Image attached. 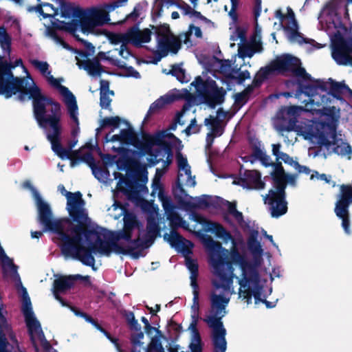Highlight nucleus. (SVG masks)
Returning <instances> with one entry per match:
<instances>
[{
  "instance_id": "nucleus-33",
  "label": "nucleus",
  "mask_w": 352,
  "mask_h": 352,
  "mask_svg": "<svg viewBox=\"0 0 352 352\" xmlns=\"http://www.w3.org/2000/svg\"><path fill=\"white\" fill-rule=\"evenodd\" d=\"M166 219L169 221L170 226L173 229L172 230H175V229L178 228H182L186 230H190L188 223L184 220L176 211L166 215Z\"/></svg>"
},
{
  "instance_id": "nucleus-62",
  "label": "nucleus",
  "mask_w": 352,
  "mask_h": 352,
  "mask_svg": "<svg viewBox=\"0 0 352 352\" xmlns=\"http://www.w3.org/2000/svg\"><path fill=\"white\" fill-rule=\"evenodd\" d=\"M249 78H250V74L247 70L241 72L239 75V79L240 82H242L245 79H249Z\"/></svg>"
},
{
  "instance_id": "nucleus-52",
  "label": "nucleus",
  "mask_w": 352,
  "mask_h": 352,
  "mask_svg": "<svg viewBox=\"0 0 352 352\" xmlns=\"http://www.w3.org/2000/svg\"><path fill=\"white\" fill-rule=\"evenodd\" d=\"M293 167L299 173H305L306 175H309V174H311L312 172H313L308 167L299 164L298 162H296V163L294 164V166Z\"/></svg>"
},
{
  "instance_id": "nucleus-27",
  "label": "nucleus",
  "mask_w": 352,
  "mask_h": 352,
  "mask_svg": "<svg viewBox=\"0 0 352 352\" xmlns=\"http://www.w3.org/2000/svg\"><path fill=\"white\" fill-rule=\"evenodd\" d=\"M326 125L330 126L333 129V133L329 132V131L327 130V135L328 137V141L326 143H322V144L327 146L333 145V150L336 153L342 155V156H348L349 159L351 157L350 155L352 153V150L349 144L343 142H336V128L335 126L331 124H325Z\"/></svg>"
},
{
  "instance_id": "nucleus-6",
  "label": "nucleus",
  "mask_w": 352,
  "mask_h": 352,
  "mask_svg": "<svg viewBox=\"0 0 352 352\" xmlns=\"http://www.w3.org/2000/svg\"><path fill=\"white\" fill-rule=\"evenodd\" d=\"M151 38V32L148 29L140 30L136 27L132 28L125 33L117 34L111 37L113 43L121 44L119 49L116 48L107 52H99L98 57L92 60H80L76 57L77 65L80 69L86 70L90 76H100L103 69L99 58L106 60L113 65L122 67V62L117 58L116 54L118 53L124 59H128L131 54L126 47V43H131L135 46H140L143 43H148Z\"/></svg>"
},
{
  "instance_id": "nucleus-13",
  "label": "nucleus",
  "mask_w": 352,
  "mask_h": 352,
  "mask_svg": "<svg viewBox=\"0 0 352 352\" xmlns=\"http://www.w3.org/2000/svg\"><path fill=\"white\" fill-rule=\"evenodd\" d=\"M176 143L181 144L182 142L173 134L165 131L160 132L150 138L145 152L153 157L151 160L154 164L162 162L163 167L166 168L171 164L173 159L170 147Z\"/></svg>"
},
{
  "instance_id": "nucleus-17",
  "label": "nucleus",
  "mask_w": 352,
  "mask_h": 352,
  "mask_svg": "<svg viewBox=\"0 0 352 352\" xmlns=\"http://www.w3.org/2000/svg\"><path fill=\"white\" fill-rule=\"evenodd\" d=\"M164 239L170 243L171 247L174 248L177 252H181L185 257V265L192 274V270H190V265H195L196 267L197 276H198V264L196 260L190 258L192 252V250L194 247L193 243L183 238L175 230H171L169 234H165Z\"/></svg>"
},
{
  "instance_id": "nucleus-23",
  "label": "nucleus",
  "mask_w": 352,
  "mask_h": 352,
  "mask_svg": "<svg viewBox=\"0 0 352 352\" xmlns=\"http://www.w3.org/2000/svg\"><path fill=\"white\" fill-rule=\"evenodd\" d=\"M177 164L178 168L177 182L179 185L188 187H194L196 185L195 176L191 173V168L188 163L186 157L180 153L176 155Z\"/></svg>"
},
{
  "instance_id": "nucleus-16",
  "label": "nucleus",
  "mask_w": 352,
  "mask_h": 352,
  "mask_svg": "<svg viewBox=\"0 0 352 352\" xmlns=\"http://www.w3.org/2000/svg\"><path fill=\"white\" fill-rule=\"evenodd\" d=\"M276 18L278 19L280 25L284 30L285 34L287 39L293 43H310L314 45L315 41L305 38L298 32V25L295 19V14L292 9L287 8V14H283L281 10H276L275 12Z\"/></svg>"
},
{
  "instance_id": "nucleus-38",
  "label": "nucleus",
  "mask_w": 352,
  "mask_h": 352,
  "mask_svg": "<svg viewBox=\"0 0 352 352\" xmlns=\"http://www.w3.org/2000/svg\"><path fill=\"white\" fill-rule=\"evenodd\" d=\"M179 0H157L153 9V15L160 17L162 14V7L168 8L177 3Z\"/></svg>"
},
{
  "instance_id": "nucleus-39",
  "label": "nucleus",
  "mask_w": 352,
  "mask_h": 352,
  "mask_svg": "<svg viewBox=\"0 0 352 352\" xmlns=\"http://www.w3.org/2000/svg\"><path fill=\"white\" fill-rule=\"evenodd\" d=\"M162 203V206L164 210L166 215H168L175 210V206L170 197L164 195V196L159 198Z\"/></svg>"
},
{
  "instance_id": "nucleus-49",
  "label": "nucleus",
  "mask_w": 352,
  "mask_h": 352,
  "mask_svg": "<svg viewBox=\"0 0 352 352\" xmlns=\"http://www.w3.org/2000/svg\"><path fill=\"white\" fill-rule=\"evenodd\" d=\"M199 127L196 124V119L193 118L190 121V125L185 129V132L187 135H189L192 133H196L199 131Z\"/></svg>"
},
{
  "instance_id": "nucleus-60",
  "label": "nucleus",
  "mask_w": 352,
  "mask_h": 352,
  "mask_svg": "<svg viewBox=\"0 0 352 352\" xmlns=\"http://www.w3.org/2000/svg\"><path fill=\"white\" fill-rule=\"evenodd\" d=\"M261 12V0L254 1V14L256 17L260 15Z\"/></svg>"
},
{
  "instance_id": "nucleus-56",
  "label": "nucleus",
  "mask_w": 352,
  "mask_h": 352,
  "mask_svg": "<svg viewBox=\"0 0 352 352\" xmlns=\"http://www.w3.org/2000/svg\"><path fill=\"white\" fill-rule=\"evenodd\" d=\"M279 160H283L285 163L288 164L292 166H294V164L296 162V161H294L289 155L285 153L280 154Z\"/></svg>"
},
{
  "instance_id": "nucleus-42",
  "label": "nucleus",
  "mask_w": 352,
  "mask_h": 352,
  "mask_svg": "<svg viewBox=\"0 0 352 352\" xmlns=\"http://www.w3.org/2000/svg\"><path fill=\"white\" fill-rule=\"evenodd\" d=\"M170 72L181 82H187L189 81V78L186 76L185 70L179 66L173 67Z\"/></svg>"
},
{
  "instance_id": "nucleus-28",
  "label": "nucleus",
  "mask_w": 352,
  "mask_h": 352,
  "mask_svg": "<svg viewBox=\"0 0 352 352\" xmlns=\"http://www.w3.org/2000/svg\"><path fill=\"white\" fill-rule=\"evenodd\" d=\"M182 98V96L179 91L168 94L161 96L151 104L144 120L148 119L151 115L164 108L166 105L170 104L173 102Z\"/></svg>"
},
{
  "instance_id": "nucleus-14",
  "label": "nucleus",
  "mask_w": 352,
  "mask_h": 352,
  "mask_svg": "<svg viewBox=\"0 0 352 352\" xmlns=\"http://www.w3.org/2000/svg\"><path fill=\"white\" fill-rule=\"evenodd\" d=\"M120 118L118 116L107 117L101 120V128L110 126L113 129L107 134L104 138L106 143H117L118 145H113L111 149L118 153L122 154L125 151L124 146L135 145L136 143V136L134 132L130 129H122L119 134L111 135L115 129L119 127Z\"/></svg>"
},
{
  "instance_id": "nucleus-55",
  "label": "nucleus",
  "mask_w": 352,
  "mask_h": 352,
  "mask_svg": "<svg viewBox=\"0 0 352 352\" xmlns=\"http://www.w3.org/2000/svg\"><path fill=\"white\" fill-rule=\"evenodd\" d=\"M188 32L190 35L194 34L197 38H201L202 36L201 30L199 27L191 25L189 26Z\"/></svg>"
},
{
  "instance_id": "nucleus-30",
  "label": "nucleus",
  "mask_w": 352,
  "mask_h": 352,
  "mask_svg": "<svg viewBox=\"0 0 352 352\" xmlns=\"http://www.w3.org/2000/svg\"><path fill=\"white\" fill-rule=\"evenodd\" d=\"M262 50L261 42L254 41L249 44H239L238 47V56L239 58H251L256 52H259Z\"/></svg>"
},
{
  "instance_id": "nucleus-1",
  "label": "nucleus",
  "mask_w": 352,
  "mask_h": 352,
  "mask_svg": "<svg viewBox=\"0 0 352 352\" xmlns=\"http://www.w3.org/2000/svg\"><path fill=\"white\" fill-rule=\"evenodd\" d=\"M238 244H243L242 238L240 236L233 243L234 247L230 251L222 249L223 251L229 253L231 263H224L221 258L212 257L210 267L213 278L211 280L212 289L211 291L210 310H212V296L214 292L223 295L226 293V284L231 283L230 287L233 293L230 294V299L232 294H235L233 285L234 278H236L239 285V297L245 300L247 305L252 303V297L254 298V303L258 304L262 302L266 305L267 308H272L275 305L266 300L267 295L271 293V289L266 290L265 280L260 278L258 272L255 267H252L245 261V256L241 255L236 249Z\"/></svg>"
},
{
  "instance_id": "nucleus-40",
  "label": "nucleus",
  "mask_w": 352,
  "mask_h": 352,
  "mask_svg": "<svg viewBox=\"0 0 352 352\" xmlns=\"http://www.w3.org/2000/svg\"><path fill=\"white\" fill-rule=\"evenodd\" d=\"M254 155L256 157V158L258 159L265 166H269L272 164L271 157L261 148L255 149L254 151Z\"/></svg>"
},
{
  "instance_id": "nucleus-7",
  "label": "nucleus",
  "mask_w": 352,
  "mask_h": 352,
  "mask_svg": "<svg viewBox=\"0 0 352 352\" xmlns=\"http://www.w3.org/2000/svg\"><path fill=\"white\" fill-rule=\"evenodd\" d=\"M226 293L221 295L218 291L214 292L212 296V310L204 318V322L211 329V340L214 352H226L227 342L226 340V330L221 321L227 311L226 307L230 302V294L233 293L230 284H226Z\"/></svg>"
},
{
  "instance_id": "nucleus-34",
  "label": "nucleus",
  "mask_w": 352,
  "mask_h": 352,
  "mask_svg": "<svg viewBox=\"0 0 352 352\" xmlns=\"http://www.w3.org/2000/svg\"><path fill=\"white\" fill-rule=\"evenodd\" d=\"M60 10V16L65 19H72L76 14V10L71 3L65 2L64 0H56Z\"/></svg>"
},
{
  "instance_id": "nucleus-59",
  "label": "nucleus",
  "mask_w": 352,
  "mask_h": 352,
  "mask_svg": "<svg viewBox=\"0 0 352 352\" xmlns=\"http://www.w3.org/2000/svg\"><path fill=\"white\" fill-rule=\"evenodd\" d=\"M126 72H127V74H126L127 76L133 77L135 78H140V75L139 72L138 71H136L135 69H134L131 67L128 68Z\"/></svg>"
},
{
  "instance_id": "nucleus-51",
  "label": "nucleus",
  "mask_w": 352,
  "mask_h": 352,
  "mask_svg": "<svg viewBox=\"0 0 352 352\" xmlns=\"http://www.w3.org/2000/svg\"><path fill=\"white\" fill-rule=\"evenodd\" d=\"M316 178L317 179L323 180L326 183H329L331 180V177L327 176L325 174H320L317 171H313L311 174L310 179H314Z\"/></svg>"
},
{
  "instance_id": "nucleus-18",
  "label": "nucleus",
  "mask_w": 352,
  "mask_h": 352,
  "mask_svg": "<svg viewBox=\"0 0 352 352\" xmlns=\"http://www.w3.org/2000/svg\"><path fill=\"white\" fill-rule=\"evenodd\" d=\"M300 65V60L298 58L286 54L278 58L272 66L274 71L279 73L291 72L304 80L311 81V76Z\"/></svg>"
},
{
  "instance_id": "nucleus-10",
  "label": "nucleus",
  "mask_w": 352,
  "mask_h": 352,
  "mask_svg": "<svg viewBox=\"0 0 352 352\" xmlns=\"http://www.w3.org/2000/svg\"><path fill=\"white\" fill-rule=\"evenodd\" d=\"M272 188L264 197V201L268 206L272 217L278 218L287 211V203L285 200L286 184L295 186L296 176L286 175L281 164L274 166L272 173Z\"/></svg>"
},
{
  "instance_id": "nucleus-44",
  "label": "nucleus",
  "mask_w": 352,
  "mask_h": 352,
  "mask_svg": "<svg viewBox=\"0 0 352 352\" xmlns=\"http://www.w3.org/2000/svg\"><path fill=\"white\" fill-rule=\"evenodd\" d=\"M113 95V91L100 93V105L102 109H108L110 107L111 102L110 96Z\"/></svg>"
},
{
  "instance_id": "nucleus-47",
  "label": "nucleus",
  "mask_w": 352,
  "mask_h": 352,
  "mask_svg": "<svg viewBox=\"0 0 352 352\" xmlns=\"http://www.w3.org/2000/svg\"><path fill=\"white\" fill-rule=\"evenodd\" d=\"M230 1L231 9L228 12V15L232 19V21L235 22L238 18L236 10L239 8V0H230Z\"/></svg>"
},
{
  "instance_id": "nucleus-54",
  "label": "nucleus",
  "mask_w": 352,
  "mask_h": 352,
  "mask_svg": "<svg viewBox=\"0 0 352 352\" xmlns=\"http://www.w3.org/2000/svg\"><path fill=\"white\" fill-rule=\"evenodd\" d=\"M129 186V183L123 178L120 179L117 184L116 190L119 192L127 194V190L125 187Z\"/></svg>"
},
{
  "instance_id": "nucleus-4",
  "label": "nucleus",
  "mask_w": 352,
  "mask_h": 352,
  "mask_svg": "<svg viewBox=\"0 0 352 352\" xmlns=\"http://www.w3.org/2000/svg\"><path fill=\"white\" fill-rule=\"evenodd\" d=\"M349 3L352 0H331L318 17L321 29L330 38L332 57L339 65L352 63V38H344L347 29L344 20L349 19Z\"/></svg>"
},
{
  "instance_id": "nucleus-48",
  "label": "nucleus",
  "mask_w": 352,
  "mask_h": 352,
  "mask_svg": "<svg viewBox=\"0 0 352 352\" xmlns=\"http://www.w3.org/2000/svg\"><path fill=\"white\" fill-rule=\"evenodd\" d=\"M142 9V7L140 4H137L134 7L133 12H131L130 14H129L126 16L125 21H127V20L136 21L137 19L140 16Z\"/></svg>"
},
{
  "instance_id": "nucleus-19",
  "label": "nucleus",
  "mask_w": 352,
  "mask_h": 352,
  "mask_svg": "<svg viewBox=\"0 0 352 352\" xmlns=\"http://www.w3.org/2000/svg\"><path fill=\"white\" fill-rule=\"evenodd\" d=\"M190 270H192V274L190 276V286L192 288L193 299L191 306V322L188 329L191 332V337H193L194 344H199L201 339L199 331L197 329V323L199 319V286L197 282L196 267L190 265Z\"/></svg>"
},
{
  "instance_id": "nucleus-53",
  "label": "nucleus",
  "mask_w": 352,
  "mask_h": 352,
  "mask_svg": "<svg viewBox=\"0 0 352 352\" xmlns=\"http://www.w3.org/2000/svg\"><path fill=\"white\" fill-rule=\"evenodd\" d=\"M194 13L195 14V15L199 17V19H201V21H202L204 25L206 28H214V23L212 22L210 20L206 19L204 16H202L200 12H194Z\"/></svg>"
},
{
  "instance_id": "nucleus-36",
  "label": "nucleus",
  "mask_w": 352,
  "mask_h": 352,
  "mask_svg": "<svg viewBox=\"0 0 352 352\" xmlns=\"http://www.w3.org/2000/svg\"><path fill=\"white\" fill-rule=\"evenodd\" d=\"M163 175L162 170L157 169L155 176L152 183V192L153 196L157 195L158 198L165 195L162 185L160 182V178Z\"/></svg>"
},
{
  "instance_id": "nucleus-9",
  "label": "nucleus",
  "mask_w": 352,
  "mask_h": 352,
  "mask_svg": "<svg viewBox=\"0 0 352 352\" xmlns=\"http://www.w3.org/2000/svg\"><path fill=\"white\" fill-rule=\"evenodd\" d=\"M58 190L67 199V209L69 215L74 221L79 224L78 226L82 228V230L78 234L81 239L80 248L83 250L82 254L84 255L89 254L94 257L89 250V243L86 240L85 232L95 230L99 227L92 226L91 219L88 217L87 210L85 208V202L82 198V195L80 192L75 193L67 192L64 186L61 184L58 186ZM70 224L71 226L66 230L65 233L69 237H72L74 234L72 233V228L76 226H73L71 222Z\"/></svg>"
},
{
  "instance_id": "nucleus-35",
  "label": "nucleus",
  "mask_w": 352,
  "mask_h": 352,
  "mask_svg": "<svg viewBox=\"0 0 352 352\" xmlns=\"http://www.w3.org/2000/svg\"><path fill=\"white\" fill-rule=\"evenodd\" d=\"M262 80L258 78L254 79L252 85L248 86L243 92L236 95V100L239 102H245L255 87H259Z\"/></svg>"
},
{
  "instance_id": "nucleus-26",
  "label": "nucleus",
  "mask_w": 352,
  "mask_h": 352,
  "mask_svg": "<svg viewBox=\"0 0 352 352\" xmlns=\"http://www.w3.org/2000/svg\"><path fill=\"white\" fill-rule=\"evenodd\" d=\"M63 100L67 107V113L70 119L74 123V126L72 130V135L74 137H76L80 133L78 108L76 97L73 94H71L69 96H67L66 97L63 98Z\"/></svg>"
},
{
  "instance_id": "nucleus-43",
  "label": "nucleus",
  "mask_w": 352,
  "mask_h": 352,
  "mask_svg": "<svg viewBox=\"0 0 352 352\" xmlns=\"http://www.w3.org/2000/svg\"><path fill=\"white\" fill-rule=\"evenodd\" d=\"M138 331L131 337V343L133 345V351L136 352L137 347H141V344H143L141 340L144 338V333L140 330V327L135 328Z\"/></svg>"
},
{
  "instance_id": "nucleus-61",
  "label": "nucleus",
  "mask_w": 352,
  "mask_h": 352,
  "mask_svg": "<svg viewBox=\"0 0 352 352\" xmlns=\"http://www.w3.org/2000/svg\"><path fill=\"white\" fill-rule=\"evenodd\" d=\"M128 318L129 322L131 324V326L134 327L135 328H137V327H140L138 321L135 319V316H134L133 313L131 312L128 315V318Z\"/></svg>"
},
{
  "instance_id": "nucleus-20",
  "label": "nucleus",
  "mask_w": 352,
  "mask_h": 352,
  "mask_svg": "<svg viewBox=\"0 0 352 352\" xmlns=\"http://www.w3.org/2000/svg\"><path fill=\"white\" fill-rule=\"evenodd\" d=\"M352 204V186L342 185L340 194L336 204L335 212L342 219V226L346 234H350L349 207Z\"/></svg>"
},
{
  "instance_id": "nucleus-12",
  "label": "nucleus",
  "mask_w": 352,
  "mask_h": 352,
  "mask_svg": "<svg viewBox=\"0 0 352 352\" xmlns=\"http://www.w3.org/2000/svg\"><path fill=\"white\" fill-rule=\"evenodd\" d=\"M128 0H116L106 3L100 8L91 10L89 16L82 17L80 20L72 19V23L67 24V29L71 32L81 30L83 33H94L96 28L110 21L109 12L118 8L124 6Z\"/></svg>"
},
{
  "instance_id": "nucleus-46",
  "label": "nucleus",
  "mask_w": 352,
  "mask_h": 352,
  "mask_svg": "<svg viewBox=\"0 0 352 352\" xmlns=\"http://www.w3.org/2000/svg\"><path fill=\"white\" fill-rule=\"evenodd\" d=\"M93 173L96 178H97L100 182H104L108 179L109 176V172L107 170L99 168H94Z\"/></svg>"
},
{
  "instance_id": "nucleus-15",
  "label": "nucleus",
  "mask_w": 352,
  "mask_h": 352,
  "mask_svg": "<svg viewBox=\"0 0 352 352\" xmlns=\"http://www.w3.org/2000/svg\"><path fill=\"white\" fill-rule=\"evenodd\" d=\"M191 85L195 88L199 95L206 99L210 107H214L223 102L225 91L223 87H218L214 80L208 78L204 80L201 76H198L191 82Z\"/></svg>"
},
{
  "instance_id": "nucleus-57",
  "label": "nucleus",
  "mask_w": 352,
  "mask_h": 352,
  "mask_svg": "<svg viewBox=\"0 0 352 352\" xmlns=\"http://www.w3.org/2000/svg\"><path fill=\"white\" fill-rule=\"evenodd\" d=\"M280 147L281 145L280 144H272V154L276 157V160H279L280 154H283V153L280 151Z\"/></svg>"
},
{
  "instance_id": "nucleus-22",
  "label": "nucleus",
  "mask_w": 352,
  "mask_h": 352,
  "mask_svg": "<svg viewBox=\"0 0 352 352\" xmlns=\"http://www.w3.org/2000/svg\"><path fill=\"white\" fill-rule=\"evenodd\" d=\"M31 65L39 72L47 82L54 88L57 89L61 96L63 98L72 94L67 87L62 85L60 82L63 81V78H55L52 75V70L50 65L46 61L39 60L38 59H30Z\"/></svg>"
},
{
  "instance_id": "nucleus-21",
  "label": "nucleus",
  "mask_w": 352,
  "mask_h": 352,
  "mask_svg": "<svg viewBox=\"0 0 352 352\" xmlns=\"http://www.w3.org/2000/svg\"><path fill=\"white\" fill-rule=\"evenodd\" d=\"M188 34H181L179 38L175 36L166 30L163 33L159 32L157 34V52L161 57L168 54L169 52L176 54L181 47V43H187Z\"/></svg>"
},
{
  "instance_id": "nucleus-58",
  "label": "nucleus",
  "mask_w": 352,
  "mask_h": 352,
  "mask_svg": "<svg viewBox=\"0 0 352 352\" xmlns=\"http://www.w3.org/2000/svg\"><path fill=\"white\" fill-rule=\"evenodd\" d=\"M109 83L107 80H100V93L102 92H112L109 89Z\"/></svg>"
},
{
  "instance_id": "nucleus-11",
  "label": "nucleus",
  "mask_w": 352,
  "mask_h": 352,
  "mask_svg": "<svg viewBox=\"0 0 352 352\" xmlns=\"http://www.w3.org/2000/svg\"><path fill=\"white\" fill-rule=\"evenodd\" d=\"M274 127L280 133L295 131L306 140L318 143H326L328 141L326 134L327 129L333 133V129L325 123L310 120L298 122L295 118H278L274 121Z\"/></svg>"
},
{
  "instance_id": "nucleus-37",
  "label": "nucleus",
  "mask_w": 352,
  "mask_h": 352,
  "mask_svg": "<svg viewBox=\"0 0 352 352\" xmlns=\"http://www.w3.org/2000/svg\"><path fill=\"white\" fill-rule=\"evenodd\" d=\"M219 69L221 73L229 77L237 73V71L233 67V63L229 60H220L219 62Z\"/></svg>"
},
{
  "instance_id": "nucleus-64",
  "label": "nucleus",
  "mask_w": 352,
  "mask_h": 352,
  "mask_svg": "<svg viewBox=\"0 0 352 352\" xmlns=\"http://www.w3.org/2000/svg\"><path fill=\"white\" fill-rule=\"evenodd\" d=\"M226 206H227L228 211L231 215L234 212V211L237 210L236 208L235 204H233V203H231L229 201H226Z\"/></svg>"
},
{
  "instance_id": "nucleus-41",
  "label": "nucleus",
  "mask_w": 352,
  "mask_h": 352,
  "mask_svg": "<svg viewBox=\"0 0 352 352\" xmlns=\"http://www.w3.org/2000/svg\"><path fill=\"white\" fill-rule=\"evenodd\" d=\"M182 186L184 184L179 185L177 183L176 186L173 189V195L179 202H185L188 198V195L182 188Z\"/></svg>"
},
{
  "instance_id": "nucleus-45",
  "label": "nucleus",
  "mask_w": 352,
  "mask_h": 352,
  "mask_svg": "<svg viewBox=\"0 0 352 352\" xmlns=\"http://www.w3.org/2000/svg\"><path fill=\"white\" fill-rule=\"evenodd\" d=\"M230 40L232 41H236L240 40L241 42H243L245 40V32L240 28H236L230 35Z\"/></svg>"
},
{
  "instance_id": "nucleus-31",
  "label": "nucleus",
  "mask_w": 352,
  "mask_h": 352,
  "mask_svg": "<svg viewBox=\"0 0 352 352\" xmlns=\"http://www.w3.org/2000/svg\"><path fill=\"white\" fill-rule=\"evenodd\" d=\"M32 10L41 14L45 19H53L58 15V8L48 3H38Z\"/></svg>"
},
{
  "instance_id": "nucleus-3",
  "label": "nucleus",
  "mask_w": 352,
  "mask_h": 352,
  "mask_svg": "<svg viewBox=\"0 0 352 352\" xmlns=\"http://www.w3.org/2000/svg\"><path fill=\"white\" fill-rule=\"evenodd\" d=\"M24 186L29 188L33 194L38 210L39 223L43 226V232H52L57 235V239L61 242V251L65 256H70L80 261L82 264L92 267L94 269L95 258L89 254L84 255L83 250L80 248L81 239L78 234L82 228L80 226L72 228V237L66 234L65 231L71 226L67 219H52V213L50 205L44 201L30 182H25Z\"/></svg>"
},
{
  "instance_id": "nucleus-25",
  "label": "nucleus",
  "mask_w": 352,
  "mask_h": 352,
  "mask_svg": "<svg viewBox=\"0 0 352 352\" xmlns=\"http://www.w3.org/2000/svg\"><path fill=\"white\" fill-rule=\"evenodd\" d=\"M241 177L237 184L248 189H263L265 183L261 181V174L254 170H245L243 174L241 173Z\"/></svg>"
},
{
  "instance_id": "nucleus-24",
  "label": "nucleus",
  "mask_w": 352,
  "mask_h": 352,
  "mask_svg": "<svg viewBox=\"0 0 352 352\" xmlns=\"http://www.w3.org/2000/svg\"><path fill=\"white\" fill-rule=\"evenodd\" d=\"M80 275L75 276H62L54 281L53 294L54 298L60 302L63 306H67V303L60 296V294L65 293L69 290L74 283L76 278H80Z\"/></svg>"
},
{
  "instance_id": "nucleus-50",
  "label": "nucleus",
  "mask_w": 352,
  "mask_h": 352,
  "mask_svg": "<svg viewBox=\"0 0 352 352\" xmlns=\"http://www.w3.org/2000/svg\"><path fill=\"white\" fill-rule=\"evenodd\" d=\"M226 115H227L226 112L223 111L222 109H219L217 111L216 117H213V116H210L208 118H210L212 121L217 120L218 122H220L222 124V122L226 118Z\"/></svg>"
},
{
  "instance_id": "nucleus-29",
  "label": "nucleus",
  "mask_w": 352,
  "mask_h": 352,
  "mask_svg": "<svg viewBox=\"0 0 352 352\" xmlns=\"http://www.w3.org/2000/svg\"><path fill=\"white\" fill-rule=\"evenodd\" d=\"M204 124L207 126H210V132L207 134L206 147L209 148L213 144L214 139L221 136L224 132V128L221 123L216 121H212L210 118H206Z\"/></svg>"
},
{
  "instance_id": "nucleus-63",
  "label": "nucleus",
  "mask_w": 352,
  "mask_h": 352,
  "mask_svg": "<svg viewBox=\"0 0 352 352\" xmlns=\"http://www.w3.org/2000/svg\"><path fill=\"white\" fill-rule=\"evenodd\" d=\"M188 105H184L183 107V109H182V112L178 113L177 117V122L179 124H184V122L183 121H182V117L184 116L185 111L186 110H188Z\"/></svg>"
},
{
  "instance_id": "nucleus-5",
  "label": "nucleus",
  "mask_w": 352,
  "mask_h": 352,
  "mask_svg": "<svg viewBox=\"0 0 352 352\" xmlns=\"http://www.w3.org/2000/svg\"><path fill=\"white\" fill-rule=\"evenodd\" d=\"M203 226L204 230L206 232H211L214 234L217 238L223 240V241L225 243H227L229 241L232 243V247L230 250H228L225 248H223L219 242L214 241L210 235L204 234L200 231L196 232L195 235L199 239L203 245L204 246L205 249L210 255V265L211 258L213 256L221 258L223 262L226 264L229 263H230L231 261L230 258L229 253L223 251L222 249L230 251L234 247L233 243L234 242V241L241 236L243 239V244H238L236 245L238 252L241 255L244 256L247 263L249 265H250L252 267H255L256 272H258V267L261 263L263 251L260 243L257 241V237L258 234L257 231H254L251 233L247 242L248 249L251 254H252L254 259V263L252 264L247 260V258L244 254L239 252V248H243L245 247V241L242 234L240 232L236 233L234 237H233L230 233V232L226 230L223 227V226H221L219 223L213 221H206L204 222Z\"/></svg>"
},
{
  "instance_id": "nucleus-2",
  "label": "nucleus",
  "mask_w": 352,
  "mask_h": 352,
  "mask_svg": "<svg viewBox=\"0 0 352 352\" xmlns=\"http://www.w3.org/2000/svg\"><path fill=\"white\" fill-rule=\"evenodd\" d=\"M157 213H151L147 219L146 237L142 239L139 234L137 239L132 240V232L135 230H140L136 217L127 212L124 214V228L122 230L111 232L101 228L85 232V236L89 243V250L96 255L109 256L113 252L118 254H132L138 248L151 246L159 234L160 228L157 221Z\"/></svg>"
},
{
  "instance_id": "nucleus-8",
  "label": "nucleus",
  "mask_w": 352,
  "mask_h": 352,
  "mask_svg": "<svg viewBox=\"0 0 352 352\" xmlns=\"http://www.w3.org/2000/svg\"><path fill=\"white\" fill-rule=\"evenodd\" d=\"M338 89L339 85L331 79L328 81L317 80L314 85L304 86L302 91L309 98L305 104L306 110L333 118L338 114L339 109L326 105L331 102L333 93Z\"/></svg>"
},
{
  "instance_id": "nucleus-32",
  "label": "nucleus",
  "mask_w": 352,
  "mask_h": 352,
  "mask_svg": "<svg viewBox=\"0 0 352 352\" xmlns=\"http://www.w3.org/2000/svg\"><path fill=\"white\" fill-rule=\"evenodd\" d=\"M74 312L76 316H79L80 317L84 318L87 322L91 323L98 330H99L100 332H102L115 345L117 350L119 352H121V349H120V347L118 344V340L116 338H112L111 336V335L107 331H106L101 326H100L96 322V321H95L91 317H90L89 316L87 315L85 313H82V312H79V311H74Z\"/></svg>"
}]
</instances>
